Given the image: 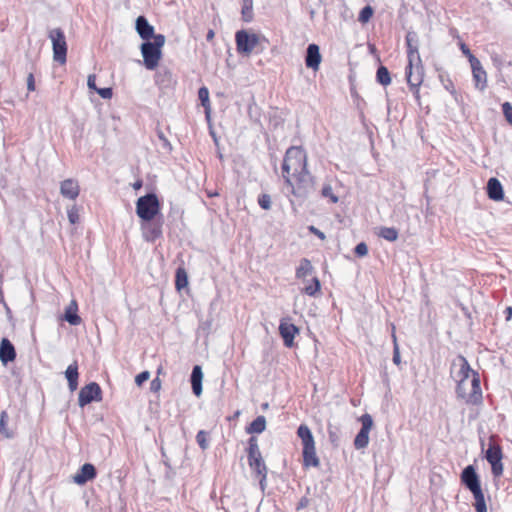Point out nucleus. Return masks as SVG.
<instances>
[{"label": "nucleus", "instance_id": "e2e57ef3", "mask_svg": "<svg viewBox=\"0 0 512 512\" xmlns=\"http://www.w3.org/2000/svg\"><path fill=\"white\" fill-rule=\"evenodd\" d=\"M142 187V182L141 181H137L133 184V189L134 190H139L140 188Z\"/></svg>", "mask_w": 512, "mask_h": 512}, {"label": "nucleus", "instance_id": "dca6fc26", "mask_svg": "<svg viewBox=\"0 0 512 512\" xmlns=\"http://www.w3.org/2000/svg\"><path fill=\"white\" fill-rule=\"evenodd\" d=\"M136 31L143 40L154 39V27L149 24L144 16H139L136 19Z\"/></svg>", "mask_w": 512, "mask_h": 512}, {"label": "nucleus", "instance_id": "2eb2a0df", "mask_svg": "<svg viewBox=\"0 0 512 512\" xmlns=\"http://www.w3.org/2000/svg\"><path fill=\"white\" fill-rule=\"evenodd\" d=\"M279 332L284 344L287 347H292L294 337L298 333V328L292 323L282 321L279 325Z\"/></svg>", "mask_w": 512, "mask_h": 512}, {"label": "nucleus", "instance_id": "09e8293b", "mask_svg": "<svg viewBox=\"0 0 512 512\" xmlns=\"http://www.w3.org/2000/svg\"><path fill=\"white\" fill-rule=\"evenodd\" d=\"M308 230H309L312 234H314V235H316L318 238H320L321 240H324V239L326 238V237H325V234H324L322 231H320L318 228H316L315 226H313V225L309 226V227H308Z\"/></svg>", "mask_w": 512, "mask_h": 512}, {"label": "nucleus", "instance_id": "9d476101", "mask_svg": "<svg viewBox=\"0 0 512 512\" xmlns=\"http://www.w3.org/2000/svg\"><path fill=\"white\" fill-rule=\"evenodd\" d=\"M470 65L472 69L475 88L483 91L487 87V74L483 69L481 62L475 56H471Z\"/></svg>", "mask_w": 512, "mask_h": 512}, {"label": "nucleus", "instance_id": "13d9d810", "mask_svg": "<svg viewBox=\"0 0 512 512\" xmlns=\"http://www.w3.org/2000/svg\"><path fill=\"white\" fill-rule=\"evenodd\" d=\"M461 51L469 58V60L471 59V56H474L464 43L461 44Z\"/></svg>", "mask_w": 512, "mask_h": 512}, {"label": "nucleus", "instance_id": "bf43d9fd", "mask_svg": "<svg viewBox=\"0 0 512 512\" xmlns=\"http://www.w3.org/2000/svg\"><path fill=\"white\" fill-rule=\"evenodd\" d=\"M214 36H215V33L212 29H210L208 32H207V35H206V39L207 41H212L214 39Z\"/></svg>", "mask_w": 512, "mask_h": 512}, {"label": "nucleus", "instance_id": "a19ab883", "mask_svg": "<svg viewBox=\"0 0 512 512\" xmlns=\"http://www.w3.org/2000/svg\"><path fill=\"white\" fill-rule=\"evenodd\" d=\"M456 393L459 398L465 399L467 402V397L469 393H467V382H457Z\"/></svg>", "mask_w": 512, "mask_h": 512}, {"label": "nucleus", "instance_id": "5fc2aeb1", "mask_svg": "<svg viewBox=\"0 0 512 512\" xmlns=\"http://www.w3.org/2000/svg\"><path fill=\"white\" fill-rule=\"evenodd\" d=\"M161 387V382L159 380V378H155L154 380L151 381V384H150V388L152 391H158Z\"/></svg>", "mask_w": 512, "mask_h": 512}, {"label": "nucleus", "instance_id": "1a4fd4ad", "mask_svg": "<svg viewBox=\"0 0 512 512\" xmlns=\"http://www.w3.org/2000/svg\"><path fill=\"white\" fill-rule=\"evenodd\" d=\"M101 388L95 383H89L88 385L81 388L78 397V403L80 407H84L85 405L91 403L92 401H100L101 400Z\"/></svg>", "mask_w": 512, "mask_h": 512}, {"label": "nucleus", "instance_id": "39448f33", "mask_svg": "<svg viewBox=\"0 0 512 512\" xmlns=\"http://www.w3.org/2000/svg\"><path fill=\"white\" fill-rule=\"evenodd\" d=\"M235 41L238 53L249 56L258 45L260 37L256 33L239 30L236 32Z\"/></svg>", "mask_w": 512, "mask_h": 512}, {"label": "nucleus", "instance_id": "5701e85b", "mask_svg": "<svg viewBox=\"0 0 512 512\" xmlns=\"http://www.w3.org/2000/svg\"><path fill=\"white\" fill-rule=\"evenodd\" d=\"M459 359V362H460V369L458 371V377H459V382H467L469 377L473 375V372H475L471 367H470V364L469 362L467 361V359L460 355L458 357Z\"/></svg>", "mask_w": 512, "mask_h": 512}, {"label": "nucleus", "instance_id": "c03bdc74", "mask_svg": "<svg viewBox=\"0 0 512 512\" xmlns=\"http://www.w3.org/2000/svg\"><path fill=\"white\" fill-rule=\"evenodd\" d=\"M355 253L356 255H358L359 257H364L367 255L368 253V247L367 245L364 243V242H361L359 244L356 245L355 247Z\"/></svg>", "mask_w": 512, "mask_h": 512}, {"label": "nucleus", "instance_id": "0e129e2a", "mask_svg": "<svg viewBox=\"0 0 512 512\" xmlns=\"http://www.w3.org/2000/svg\"><path fill=\"white\" fill-rule=\"evenodd\" d=\"M65 196H67L69 198L70 201L74 202L75 201V198L78 194H73V193H70V194H64Z\"/></svg>", "mask_w": 512, "mask_h": 512}, {"label": "nucleus", "instance_id": "338daca9", "mask_svg": "<svg viewBox=\"0 0 512 512\" xmlns=\"http://www.w3.org/2000/svg\"><path fill=\"white\" fill-rule=\"evenodd\" d=\"M422 294H423V298L426 299L427 298V294H426V292L424 290L422 291ZM425 301H426V304H428V301L427 300H425Z\"/></svg>", "mask_w": 512, "mask_h": 512}, {"label": "nucleus", "instance_id": "37998d69", "mask_svg": "<svg viewBox=\"0 0 512 512\" xmlns=\"http://www.w3.org/2000/svg\"><path fill=\"white\" fill-rule=\"evenodd\" d=\"M502 111L505 116L506 121L512 125V105L509 102H504L502 104Z\"/></svg>", "mask_w": 512, "mask_h": 512}, {"label": "nucleus", "instance_id": "052dcab7", "mask_svg": "<svg viewBox=\"0 0 512 512\" xmlns=\"http://www.w3.org/2000/svg\"><path fill=\"white\" fill-rule=\"evenodd\" d=\"M323 196H329V199L332 203L338 202V197L336 194H323Z\"/></svg>", "mask_w": 512, "mask_h": 512}, {"label": "nucleus", "instance_id": "0eeeda50", "mask_svg": "<svg viewBox=\"0 0 512 512\" xmlns=\"http://www.w3.org/2000/svg\"><path fill=\"white\" fill-rule=\"evenodd\" d=\"M461 484L471 493L482 490L480 477L474 465H467L460 474Z\"/></svg>", "mask_w": 512, "mask_h": 512}, {"label": "nucleus", "instance_id": "423d86ee", "mask_svg": "<svg viewBox=\"0 0 512 512\" xmlns=\"http://www.w3.org/2000/svg\"><path fill=\"white\" fill-rule=\"evenodd\" d=\"M485 458L491 465V472L494 477H500L503 474V453L500 445L489 442L485 452Z\"/></svg>", "mask_w": 512, "mask_h": 512}, {"label": "nucleus", "instance_id": "7c9ffc66", "mask_svg": "<svg viewBox=\"0 0 512 512\" xmlns=\"http://www.w3.org/2000/svg\"><path fill=\"white\" fill-rule=\"evenodd\" d=\"M8 414L6 411H2L0 415V434L6 438L13 437V433L7 428Z\"/></svg>", "mask_w": 512, "mask_h": 512}, {"label": "nucleus", "instance_id": "79ce46f5", "mask_svg": "<svg viewBox=\"0 0 512 512\" xmlns=\"http://www.w3.org/2000/svg\"><path fill=\"white\" fill-rule=\"evenodd\" d=\"M271 203H272V200H271L270 194H262L258 198V204L260 205V207L262 209H265V210L270 209Z\"/></svg>", "mask_w": 512, "mask_h": 512}, {"label": "nucleus", "instance_id": "cd10ccee", "mask_svg": "<svg viewBox=\"0 0 512 512\" xmlns=\"http://www.w3.org/2000/svg\"><path fill=\"white\" fill-rule=\"evenodd\" d=\"M80 210L81 208L77 206L75 203L67 205V215L69 222L71 224H76L80 220Z\"/></svg>", "mask_w": 512, "mask_h": 512}, {"label": "nucleus", "instance_id": "3c124183", "mask_svg": "<svg viewBox=\"0 0 512 512\" xmlns=\"http://www.w3.org/2000/svg\"><path fill=\"white\" fill-rule=\"evenodd\" d=\"M158 137L163 142V146L167 148L169 151L172 150V146L168 139L165 137L164 133L162 131H158Z\"/></svg>", "mask_w": 512, "mask_h": 512}, {"label": "nucleus", "instance_id": "c9c22d12", "mask_svg": "<svg viewBox=\"0 0 512 512\" xmlns=\"http://www.w3.org/2000/svg\"><path fill=\"white\" fill-rule=\"evenodd\" d=\"M196 441L202 450H206L209 447L208 433L200 430L196 435Z\"/></svg>", "mask_w": 512, "mask_h": 512}, {"label": "nucleus", "instance_id": "4468645a", "mask_svg": "<svg viewBox=\"0 0 512 512\" xmlns=\"http://www.w3.org/2000/svg\"><path fill=\"white\" fill-rule=\"evenodd\" d=\"M249 466L260 478V485L263 488L267 476V468L261 455L248 457Z\"/></svg>", "mask_w": 512, "mask_h": 512}, {"label": "nucleus", "instance_id": "f257e3e1", "mask_svg": "<svg viewBox=\"0 0 512 512\" xmlns=\"http://www.w3.org/2000/svg\"><path fill=\"white\" fill-rule=\"evenodd\" d=\"M282 175L293 192L313 188V178L307 171V156L301 147L293 146L286 151Z\"/></svg>", "mask_w": 512, "mask_h": 512}, {"label": "nucleus", "instance_id": "4be33fe9", "mask_svg": "<svg viewBox=\"0 0 512 512\" xmlns=\"http://www.w3.org/2000/svg\"><path fill=\"white\" fill-rule=\"evenodd\" d=\"M313 266L309 259L302 258L299 262V266L296 269V278L302 279L306 281V277L311 276L313 274Z\"/></svg>", "mask_w": 512, "mask_h": 512}, {"label": "nucleus", "instance_id": "6ab92c4d", "mask_svg": "<svg viewBox=\"0 0 512 512\" xmlns=\"http://www.w3.org/2000/svg\"><path fill=\"white\" fill-rule=\"evenodd\" d=\"M78 305L75 300H72L70 304L66 307L64 313V320H66L70 325H79L81 323V318L77 314Z\"/></svg>", "mask_w": 512, "mask_h": 512}, {"label": "nucleus", "instance_id": "72a5a7b5", "mask_svg": "<svg viewBox=\"0 0 512 512\" xmlns=\"http://www.w3.org/2000/svg\"><path fill=\"white\" fill-rule=\"evenodd\" d=\"M79 185L74 179H67L61 183L60 192H78Z\"/></svg>", "mask_w": 512, "mask_h": 512}, {"label": "nucleus", "instance_id": "f704fd0d", "mask_svg": "<svg viewBox=\"0 0 512 512\" xmlns=\"http://www.w3.org/2000/svg\"><path fill=\"white\" fill-rule=\"evenodd\" d=\"M252 6H253L252 0H243L241 13L243 16V20L246 22H249L252 20V16H253Z\"/></svg>", "mask_w": 512, "mask_h": 512}, {"label": "nucleus", "instance_id": "603ef678", "mask_svg": "<svg viewBox=\"0 0 512 512\" xmlns=\"http://www.w3.org/2000/svg\"><path fill=\"white\" fill-rule=\"evenodd\" d=\"M27 89L29 91L35 90V80H34V76L32 73H30L27 77Z\"/></svg>", "mask_w": 512, "mask_h": 512}, {"label": "nucleus", "instance_id": "49530a36", "mask_svg": "<svg viewBox=\"0 0 512 512\" xmlns=\"http://www.w3.org/2000/svg\"><path fill=\"white\" fill-rule=\"evenodd\" d=\"M161 235V230L160 228H157V227H153L148 234H146V239L149 240V241H153L155 240L156 238H158L159 236Z\"/></svg>", "mask_w": 512, "mask_h": 512}, {"label": "nucleus", "instance_id": "393cba45", "mask_svg": "<svg viewBox=\"0 0 512 512\" xmlns=\"http://www.w3.org/2000/svg\"><path fill=\"white\" fill-rule=\"evenodd\" d=\"M303 464L305 467H318L319 459L316 455L315 447L303 449Z\"/></svg>", "mask_w": 512, "mask_h": 512}, {"label": "nucleus", "instance_id": "f03ea898", "mask_svg": "<svg viewBox=\"0 0 512 512\" xmlns=\"http://www.w3.org/2000/svg\"><path fill=\"white\" fill-rule=\"evenodd\" d=\"M165 44V36L157 34L153 42L146 41L141 45L143 62L147 69L154 70L162 57V47Z\"/></svg>", "mask_w": 512, "mask_h": 512}, {"label": "nucleus", "instance_id": "2f4dec72", "mask_svg": "<svg viewBox=\"0 0 512 512\" xmlns=\"http://www.w3.org/2000/svg\"><path fill=\"white\" fill-rule=\"evenodd\" d=\"M321 285L317 277H313L311 283L304 287V293L309 296H315L320 291Z\"/></svg>", "mask_w": 512, "mask_h": 512}, {"label": "nucleus", "instance_id": "b1692460", "mask_svg": "<svg viewBox=\"0 0 512 512\" xmlns=\"http://www.w3.org/2000/svg\"><path fill=\"white\" fill-rule=\"evenodd\" d=\"M65 376L68 381L69 389L75 391L78 386V367L76 363L70 364L67 367Z\"/></svg>", "mask_w": 512, "mask_h": 512}, {"label": "nucleus", "instance_id": "412c9836", "mask_svg": "<svg viewBox=\"0 0 512 512\" xmlns=\"http://www.w3.org/2000/svg\"><path fill=\"white\" fill-rule=\"evenodd\" d=\"M297 434L302 441L303 449L315 447L314 437L307 425H300Z\"/></svg>", "mask_w": 512, "mask_h": 512}, {"label": "nucleus", "instance_id": "69168bd1", "mask_svg": "<svg viewBox=\"0 0 512 512\" xmlns=\"http://www.w3.org/2000/svg\"><path fill=\"white\" fill-rule=\"evenodd\" d=\"M321 192H332V187L331 186H325V187H323Z\"/></svg>", "mask_w": 512, "mask_h": 512}, {"label": "nucleus", "instance_id": "680f3d73", "mask_svg": "<svg viewBox=\"0 0 512 512\" xmlns=\"http://www.w3.org/2000/svg\"><path fill=\"white\" fill-rule=\"evenodd\" d=\"M506 313H507L506 320H510L512 318V307L511 306L506 308Z\"/></svg>", "mask_w": 512, "mask_h": 512}, {"label": "nucleus", "instance_id": "c85d7f7f", "mask_svg": "<svg viewBox=\"0 0 512 512\" xmlns=\"http://www.w3.org/2000/svg\"><path fill=\"white\" fill-rule=\"evenodd\" d=\"M198 97L201 101L202 106L205 108L206 116L209 117L210 114V101H209V91L206 87H201L198 91Z\"/></svg>", "mask_w": 512, "mask_h": 512}, {"label": "nucleus", "instance_id": "f3484780", "mask_svg": "<svg viewBox=\"0 0 512 512\" xmlns=\"http://www.w3.org/2000/svg\"><path fill=\"white\" fill-rule=\"evenodd\" d=\"M16 352L12 343L7 339L3 338L0 343V360L3 364H7L15 359Z\"/></svg>", "mask_w": 512, "mask_h": 512}, {"label": "nucleus", "instance_id": "a878e982", "mask_svg": "<svg viewBox=\"0 0 512 512\" xmlns=\"http://www.w3.org/2000/svg\"><path fill=\"white\" fill-rule=\"evenodd\" d=\"M266 428V419L264 416H258L256 419L252 421V423L247 427V433H262Z\"/></svg>", "mask_w": 512, "mask_h": 512}, {"label": "nucleus", "instance_id": "f8f14e48", "mask_svg": "<svg viewBox=\"0 0 512 512\" xmlns=\"http://www.w3.org/2000/svg\"><path fill=\"white\" fill-rule=\"evenodd\" d=\"M322 56L320 54L319 46L316 44H310L307 47L305 64L308 68L317 71L319 69Z\"/></svg>", "mask_w": 512, "mask_h": 512}, {"label": "nucleus", "instance_id": "ddd939ff", "mask_svg": "<svg viewBox=\"0 0 512 512\" xmlns=\"http://www.w3.org/2000/svg\"><path fill=\"white\" fill-rule=\"evenodd\" d=\"M96 477V469L90 463H85L73 476V481L78 485H84Z\"/></svg>", "mask_w": 512, "mask_h": 512}, {"label": "nucleus", "instance_id": "6e6552de", "mask_svg": "<svg viewBox=\"0 0 512 512\" xmlns=\"http://www.w3.org/2000/svg\"><path fill=\"white\" fill-rule=\"evenodd\" d=\"M362 427L354 439V446L356 449H363L369 443V432L373 426V419L371 415L364 414L360 417Z\"/></svg>", "mask_w": 512, "mask_h": 512}, {"label": "nucleus", "instance_id": "e433bc0d", "mask_svg": "<svg viewBox=\"0 0 512 512\" xmlns=\"http://www.w3.org/2000/svg\"><path fill=\"white\" fill-rule=\"evenodd\" d=\"M373 16V8L369 5L365 6L359 13L358 21L367 23Z\"/></svg>", "mask_w": 512, "mask_h": 512}, {"label": "nucleus", "instance_id": "c756f323", "mask_svg": "<svg viewBox=\"0 0 512 512\" xmlns=\"http://www.w3.org/2000/svg\"><path fill=\"white\" fill-rule=\"evenodd\" d=\"M378 235L388 241H395L398 237V232L393 227H380Z\"/></svg>", "mask_w": 512, "mask_h": 512}, {"label": "nucleus", "instance_id": "58836bf2", "mask_svg": "<svg viewBox=\"0 0 512 512\" xmlns=\"http://www.w3.org/2000/svg\"><path fill=\"white\" fill-rule=\"evenodd\" d=\"M188 280L187 275L184 270L178 269L176 274V287L178 290L182 289L183 287L187 286Z\"/></svg>", "mask_w": 512, "mask_h": 512}, {"label": "nucleus", "instance_id": "8fccbe9b", "mask_svg": "<svg viewBox=\"0 0 512 512\" xmlns=\"http://www.w3.org/2000/svg\"><path fill=\"white\" fill-rule=\"evenodd\" d=\"M87 85L89 87V89L91 90H95L98 89V87L96 86V76L91 74L88 76V79H87Z\"/></svg>", "mask_w": 512, "mask_h": 512}, {"label": "nucleus", "instance_id": "473e14b6", "mask_svg": "<svg viewBox=\"0 0 512 512\" xmlns=\"http://www.w3.org/2000/svg\"><path fill=\"white\" fill-rule=\"evenodd\" d=\"M377 81L384 86H387L391 83L390 73L386 67L380 66L378 68Z\"/></svg>", "mask_w": 512, "mask_h": 512}, {"label": "nucleus", "instance_id": "aec40b11", "mask_svg": "<svg viewBox=\"0 0 512 512\" xmlns=\"http://www.w3.org/2000/svg\"><path fill=\"white\" fill-rule=\"evenodd\" d=\"M202 379V368L199 365L194 366L191 373V385L193 393L196 396H200L202 394Z\"/></svg>", "mask_w": 512, "mask_h": 512}, {"label": "nucleus", "instance_id": "7ed1b4c3", "mask_svg": "<svg viewBox=\"0 0 512 512\" xmlns=\"http://www.w3.org/2000/svg\"><path fill=\"white\" fill-rule=\"evenodd\" d=\"M160 211L156 194H144L136 203V213L144 221H151Z\"/></svg>", "mask_w": 512, "mask_h": 512}, {"label": "nucleus", "instance_id": "9b49d317", "mask_svg": "<svg viewBox=\"0 0 512 512\" xmlns=\"http://www.w3.org/2000/svg\"><path fill=\"white\" fill-rule=\"evenodd\" d=\"M471 391L467 397V404L477 405L482 402V390L480 387V376L478 372H473L471 379Z\"/></svg>", "mask_w": 512, "mask_h": 512}, {"label": "nucleus", "instance_id": "6e6d98bb", "mask_svg": "<svg viewBox=\"0 0 512 512\" xmlns=\"http://www.w3.org/2000/svg\"><path fill=\"white\" fill-rule=\"evenodd\" d=\"M489 199L499 202L505 200V194H487Z\"/></svg>", "mask_w": 512, "mask_h": 512}, {"label": "nucleus", "instance_id": "a211bd4d", "mask_svg": "<svg viewBox=\"0 0 512 512\" xmlns=\"http://www.w3.org/2000/svg\"><path fill=\"white\" fill-rule=\"evenodd\" d=\"M407 45L409 48L408 52V65L406 67V79L408 84L410 85L411 89L414 90L415 84L412 82V74H413V49H412V41H413V34L408 33L407 34Z\"/></svg>", "mask_w": 512, "mask_h": 512}, {"label": "nucleus", "instance_id": "864d4df0", "mask_svg": "<svg viewBox=\"0 0 512 512\" xmlns=\"http://www.w3.org/2000/svg\"><path fill=\"white\" fill-rule=\"evenodd\" d=\"M393 338H394V343H396V338L394 335H393ZM393 361L395 364H399V362H400V354H399L397 344H395V347H394Z\"/></svg>", "mask_w": 512, "mask_h": 512}, {"label": "nucleus", "instance_id": "4c0bfd02", "mask_svg": "<svg viewBox=\"0 0 512 512\" xmlns=\"http://www.w3.org/2000/svg\"><path fill=\"white\" fill-rule=\"evenodd\" d=\"M261 455L260 449L258 446V441L256 437H251L249 439V447H248V457L259 456Z\"/></svg>", "mask_w": 512, "mask_h": 512}, {"label": "nucleus", "instance_id": "4d7b16f0", "mask_svg": "<svg viewBox=\"0 0 512 512\" xmlns=\"http://www.w3.org/2000/svg\"><path fill=\"white\" fill-rule=\"evenodd\" d=\"M309 504V499L307 497H302L297 505V509H303L307 507Z\"/></svg>", "mask_w": 512, "mask_h": 512}, {"label": "nucleus", "instance_id": "de8ad7c7", "mask_svg": "<svg viewBox=\"0 0 512 512\" xmlns=\"http://www.w3.org/2000/svg\"><path fill=\"white\" fill-rule=\"evenodd\" d=\"M96 92L103 98V99H110L112 97V89L111 88H98L96 89Z\"/></svg>", "mask_w": 512, "mask_h": 512}, {"label": "nucleus", "instance_id": "20e7f679", "mask_svg": "<svg viewBox=\"0 0 512 512\" xmlns=\"http://www.w3.org/2000/svg\"><path fill=\"white\" fill-rule=\"evenodd\" d=\"M48 36L52 42L54 61L61 65L65 64L67 56V42L63 31L60 28H54L49 31Z\"/></svg>", "mask_w": 512, "mask_h": 512}, {"label": "nucleus", "instance_id": "a18cd8bd", "mask_svg": "<svg viewBox=\"0 0 512 512\" xmlns=\"http://www.w3.org/2000/svg\"><path fill=\"white\" fill-rule=\"evenodd\" d=\"M150 378V373L148 371H143L135 377V383L138 386H141L144 382H146Z\"/></svg>", "mask_w": 512, "mask_h": 512}, {"label": "nucleus", "instance_id": "bb28decb", "mask_svg": "<svg viewBox=\"0 0 512 512\" xmlns=\"http://www.w3.org/2000/svg\"><path fill=\"white\" fill-rule=\"evenodd\" d=\"M475 503V511L476 512H487V505L485 501V496L483 490H478L477 492L472 493Z\"/></svg>", "mask_w": 512, "mask_h": 512}, {"label": "nucleus", "instance_id": "ea45409f", "mask_svg": "<svg viewBox=\"0 0 512 512\" xmlns=\"http://www.w3.org/2000/svg\"><path fill=\"white\" fill-rule=\"evenodd\" d=\"M486 192H503L500 181L497 178H490L487 183Z\"/></svg>", "mask_w": 512, "mask_h": 512}]
</instances>
